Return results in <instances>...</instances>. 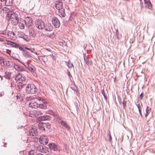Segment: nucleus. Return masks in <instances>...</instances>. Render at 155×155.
<instances>
[{"label": "nucleus", "mask_w": 155, "mask_h": 155, "mask_svg": "<svg viewBox=\"0 0 155 155\" xmlns=\"http://www.w3.org/2000/svg\"><path fill=\"white\" fill-rule=\"evenodd\" d=\"M15 80L18 83L17 84L18 88L20 89L24 87L26 84V81L25 77L21 73H18L15 77Z\"/></svg>", "instance_id": "nucleus-1"}, {"label": "nucleus", "mask_w": 155, "mask_h": 155, "mask_svg": "<svg viewBox=\"0 0 155 155\" xmlns=\"http://www.w3.org/2000/svg\"><path fill=\"white\" fill-rule=\"evenodd\" d=\"M25 89L27 93L31 94H35L38 91L36 86L32 84H28Z\"/></svg>", "instance_id": "nucleus-2"}, {"label": "nucleus", "mask_w": 155, "mask_h": 155, "mask_svg": "<svg viewBox=\"0 0 155 155\" xmlns=\"http://www.w3.org/2000/svg\"><path fill=\"white\" fill-rule=\"evenodd\" d=\"M51 21L55 28H58L60 26V22L57 17H53L52 18Z\"/></svg>", "instance_id": "nucleus-3"}, {"label": "nucleus", "mask_w": 155, "mask_h": 155, "mask_svg": "<svg viewBox=\"0 0 155 155\" xmlns=\"http://www.w3.org/2000/svg\"><path fill=\"white\" fill-rule=\"evenodd\" d=\"M35 26L36 27L39 29H42L44 28L45 23L44 21L40 19H38L35 21Z\"/></svg>", "instance_id": "nucleus-4"}, {"label": "nucleus", "mask_w": 155, "mask_h": 155, "mask_svg": "<svg viewBox=\"0 0 155 155\" xmlns=\"http://www.w3.org/2000/svg\"><path fill=\"white\" fill-rule=\"evenodd\" d=\"M11 20V22L13 25H16L18 23L19 18L17 15L14 14L12 15L10 17Z\"/></svg>", "instance_id": "nucleus-5"}, {"label": "nucleus", "mask_w": 155, "mask_h": 155, "mask_svg": "<svg viewBox=\"0 0 155 155\" xmlns=\"http://www.w3.org/2000/svg\"><path fill=\"white\" fill-rule=\"evenodd\" d=\"M24 21L26 26L28 28H30V27L33 24L32 20L31 18L26 17Z\"/></svg>", "instance_id": "nucleus-6"}, {"label": "nucleus", "mask_w": 155, "mask_h": 155, "mask_svg": "<svg viewBox=\"0 0 155 155\" xmlns=\"http://www.w3.org/2000/svg\"><path fill=\"white\" fill-rule=\"evenodd\" d=\"M25 66L31 72H34L35 71L36 68L34 66L28 62H26L25 63Z\"/></svg>", "instance_id": "nucleus-7"}, {"label": "nucleus", "mask_w": 155, "mask_h": 155, "mask_svg": "<svg viewBox=\"0 0 155 155\" xmlns=\"http://www.w3.org/2000/svg\"><path fill=\"white\" fill-rule=\"evenodd\" d=\"M39 140L41 143L44 145L46 144L48 142V139L47 137L44 135L40 137Z\"/></svg>", "instance_id": "nucleus-8"}, {"label": "nucleus", "mask_w": 155, "mask_h": 155, "mask_svg": "<svg viewBox=\"0 0 155 155\" xmlns=\"http://www.w3.org/2000/svg\"><path fill=\"white\" fill-rule=\"evenodd\" d=\"M51 119L50 116L48 115H44L43 116L38 117L37 119V121L50 120Z\"/></svg>", "instance_id": "nucleus-9"}, {"label": "nucleus", "mask_w": 155, "mask_h": 155, "mask_svg": "<svg viewBox=\"0 0 155 155\" xmlns=\"http://www.w3.org/2000/svg\"><path fill=\"white\" fill-rule=\"evenodd\" d=\"M8 45L12 47L15 48H19V50L20 51L23 48H22L17 43H15L13 42L9 41L8 43Z\"/></svg>", "instance_id": "nucleus-10"}, {"label": "nucleus", "mask_w": 155, "mask_h": 155, "mask_svg": "<svg viewBox=\"0 0 155 155\" xmlns=\"http://www.w3.org/2000/svg\"><path fill=\"white\" fill-rule=\"evenodd\" d=\"M17 99L19 101L23 100L25 98L24 92L23 91H20L16 96Z\"/></svg>", "instance_id": "nucleus-11"}, {"label": "nucleus", "mask_w": 155, "mask_h": 155, "mask_svg": "<svg viewBox=\"0 0 155 155\" xmlns=\"http://www.w3.org/2000/svg\"><path fill=\"white\" fill-rule=\"evenodd\" d=\"M43 29L48 31H51L53 29V27L51 25V24L49 23H48L45 24V26Z\"/></svg>", "instance_id": "nucleus-12"}, {"label": "nucleus", "mask_w": 155, "mask_h": 155, "mask_svg": "<svg viewBox=\"0 0 155 155\" xmlns=\"http://www.w3.org/2000/svg\"><path fill=\"white\" fill-rule=\"evenodd\" d=\"M3 12L6 14V15L8 17H11L12 15H13L12 12L8 8L5 7L3 9Z\"/></svg>", "instance_id": "nucleus-13"}, {"label": "nucleus", "mask_w": 155, "mask_h": 155, "mask_svg": "<svg viewBox=\"0 0 155 155\" xmlns=\"http://www.w3.org/2000/svg\"><path fill=\"white\" fill-rule=\"evenodd\" d=\"M21 51H22V54L24 57L26 58H31V54L29 52L26 51L23 48Z\"/></svg>", "instance_id": "nucleus-14"}, {"label": "nucleus", "mask_w": 155, "mask_h": 155, "mask_svg": "<svg viewBox=\"0 0 155 155\" xmlns=\"http://www.w3.org/2000/svg\"><path fill=\"white\" fill-rule=\"evenodd\" d=\"M55 6L57 9L58 10H60L62 9L63 7L62 2L59 1H56L55 4Z\"/></svg>", "instance_id": "nucleus-15"}, {"label": "nucleus", "mask_w": 155, "mask_h": 155, "mask_svg": "<svg viewBox=\"0 0 155 155\" xmlns=\"http://www.w3.org/2000/svg\"><path fill=\"white\" fill-rule=\"evenodd\" d=\"M36 150L37 151L41 152H45L47 150V148L44 146L39 145L36 147Z\"/></svg>", "instance_id": "nucleus-16"}, {"label": "nucleus", "mask_w": 155, "mask_h": 155, "mask_svg": "<svg viewBox=\"0 0 155 155\" xmlns=\"http://www.w3.org/2000/svg\"><path fill=\"white\" fill-rule=\"evenodd\" d=\"M29 135L31 136H35L38 135V133L35 128H32L29 131Z\"/></svg>", "instance_id": "nucleus-17"}, {"label": "nucleus", "mask_w": 155, "mask_h": 155, "mask_svg": "<svg viewBox=\"0 0 155 155\" xmlns=\"http://www.w3.org/2000/svg\"><path fill=\"white\" fill-rule=\"evenodd\" d=\"M49 146L51 150H53L54 151L59 150L58 146L54 143L49 144Z\"/></svg>", "instance_id": "nucleus-18"}, {"label": "nucleus", "mask_w": 155, "mask_h": 155, "mask_svg": "<svg viewBox=\"0 0 155 155\" xmlns=\"http://www.w3.org/2000/svg\"><path fill=\"white\" fill-rule=\"evenodd\" d=\"M16 36L15 33L12 31H9L8 32V38L12 40H15Z\"/></svg>", "instance_id": "nucleus-19"}, {"label": "nucleus", "mask_w": 155, "mask_h": 155, "mask_svg": "<svg viewBox=\"0 0 155 155\" xmlns=\"http://www.w3.org/2000/svg\"><path fill=\"white\" fill-rule=\"evenodd\" d=\"M47 103L45 102V100L42 101V103H40L38 107L42 109H46L47 107Z\"/></svg>", "instance_id": "nucleus-20"}, {"label": "nucleus", "mask_w": 155, "mask_h": 155, "mask_svg": "<svg viewBox=\"0 0 155 155\" xmlns=\"http://www.w3.org/2000/svg\"><path fill=\"white\" fill-rule=\"evenodd\" d=\"M39 124V125L41 126V128L44 130H45L46 128L49 129L50 128V126L48 123L46 124V123H41Z\"/></svg>", "instance_id": "nucleus-21"}, {"label": "nucleus", "mask_w": 155, "mask_h": 155, "mask_svg": "<svg viewBox=\"0 0 155 155\" xmlns=\"http://www.w3.org/2000/svg\"><path fill=\"white\" fill-rule=\"evenodd\" d=\"M18 24L19 28L22 29H24L26 25L23 20H20L19 22H18Z\"/></svg>", "instance_id": "nucleus-22"}, {"label": "nucleus", "mask_w": 155, "mask_h": 155, "mask_svg": "<svg viewBox=\"0 0 155 155\" xmlns=\"http://www.w3.org/2000/svg\"><path fill=\"white\" fill-rule=\"evenodd\" d=\"M35 31V28H31L29 31L30 35L32 37H34L36 35Z\"/></svg>", "instance_id": "nucleus-23"}, {"label": "nucleus", "mask_w": 155, "mask_h": 155, "mask_svg": "<svg viewBox=\"0 0 155 155\" xmlns=\"http://www.w3.org/2000/svg\"><path fill=\"white\" fill-rule=\"evenodd\" d=\"M29 116L31 117H37L38 116V114L37 111L34 110L30 112Z\"/></svg>", "instance_id": "nucleus-24"}, {"label": "nucleus", "mask_w": 155, "mask_h": 155, "mask_svg": "<svg viewBox=\"0 0 155 155\" xmlns=\"http://www.w3.org/2000/svg\"><path fill=\"white\" fill-rule=\"evenodd\" d=\"M14 67L15 68L17 71H25L24 68L20 66L17 64H15Z\"/></svg>", "instance_id": "nucleus-25"}, {"label": "nucleus", "mask_w": 155, "mask_h": 155, "mask_svg": "<svg viewBox=\"0 0 155 155\" xmlns=\"http://www.w3.org/2000/svg\"><path fill=\"white\" fill-rule=\"evenodd\" d=\"M29 106L30 107L34 108H36L38 107L39 104L36 102L32 101L29 104Z\"/></svg>", "instance_id": "nucleus-26"}, {"label": "nucleus", "mask_w": 155, "mask_h": 155, "mask_svg": "<svg viewBox=\"0 0 155 155\" xmlns=\"http://www.w3.org/2000/svg\"><path fill=\"white\" fill-rule=\"evenodd\" d=\"M61 124L64 127L68 130H69L70 129V127L67 124V122L64 121H61L60 122Z\"/></svg>", "instance_id": "nucleus-27"}, {"label": "nucleus", "mask_w": 155, "mask_h": 155, "mask_svg": "<svg viewBox=\"0 0 155 155\" xmlns=\"http://www.w3.org/2000/svg\"><path fill=\"white\" fill-rule=\"evenodd\" d=\"M59 16L60 17H64L66 15L64 12V9H61L60 10H59Z\"/></svg>", "instance_id": "nucleus-28"}, {"label": "nucleus", "mask_w": 155, "mask_h": 155, "mask_svg": "<svg viewBox=\"0 0 155 155\" xmlns=\"http://www.w3.org/2000/svg\"><path fill=\"white\" fill-rule=\"evenodd\" d=\"M70 87L73 91L78 93V89L77 86L74 84H71L70 86Z\"/></svg>", "instance_id": "nucleus-29"}, {"label": "nucleus", "mask_w": 155, "mask_h": 155, "mask_svg": "<svg viewBox=\"0 0 155 155\" xmlns=\"http://www.w3.org/2000/svg\"><path fill=\"white\" fill-rule=\"evenodd\" d=\"M5 3L6 6H10L12 4V0H6Z\"/></svg>", "instance_id": "nucleus-30"}, {"label": "nucleus", "mask_w": 155, "mask_h": 155, "mask_svg": "<svg viewBox=\"0 0 155 155\" xmlns=\"http://www.w3.org/2000/svg\"><path fill=\"white\" fill-rule=\"evenodd\" d=\"M45 36L51 38H53L55 36V35L54 32L50 34L47 33L46 34H45Z\"/></svg>", "instance_id": "nucleus-31"}, {"label": "nucleus", "mask_w": 155, "mask_h": 155, "mask_svg": "<svg viewBox=\"0 0 155 155\" xmlns=\"http://www.w3.org/2000/svg\"><path fill=\"white\" fill-rule=\"evenodd\" d=\"M0 34L2 37L6 38H8V33L6 34V32L5 31H2L0 33Z\"/></svg>", "instance_id": "nucleus-32"}, {"label": "nucleus", "mask_w": 155, "mask_h": 155, "mask_svg": "<svg viewBox=\"0 0 155 155\" xmlns=\"http://www.w3.org/2000/svg\"><path fill=\"white\" fill-rule=\"evenodd\" d=\"M23 38L25 41H29L30 40V36L28 35H24L22 36Z\"/></svg>", "instance_id": "nucleus-33"}, {"label": "nucleus", "mask_w": 155, "mask_h": 155, "mask_svg": "<svg viewBox=\"0 0 155 155\" xmlns=\"http://www.w3.org/2000/svg\"><path fill=\"white\" fill-rule=\"evenodd\" d=\"M84 60L85 62V63L88 65H91L92 64V63L91 61L88 59L87 58H84Z\"/></svg>", "instance_id": "nucleus-34"}, {"label": "nucleus", "mask_w": 155, "mask_h": 155, "mask_svg": "<svg viewBox=\"0 0 155 155\" xmlns=\"http://www.w3.org/2000/svg\"><path fill=\"white\" fill-rule=\"evenodd\" d=\"M151 109V108L149 107H148V106H147V108H146V114L145 115V117H146L149 114L150 112Z\"/></svg>", "instance_id": "nucleus-35"}, {"label": "nucleus", "mask_w": 155, "mask_h": 155, "mask_svg": "<svg viewBox=\"0 0 155 155\" xmlns=\"http://www.w3.org/2000/svg\"><path fill=\"white\" fill-rule=\"evenodd\" d=\"M65 63L68 68H71L73 67V64L70 61H68V62H65Z\"/></svg>", "instance_id": "nucleus-36"}, {"label": "nucleus", "mask_w": 155, "mask_h": 155, "mask_svg": "<svg viewBox=\"0 0 155 155\" xmlns=\"http://www.w3.org/2000/svg\"><path fill=\"white\" fill-rule=\"evenodd\" d=\"M9 62V61L6 60H3L0 62V64L2 66H7L8 65L7 63Z\"/></svg>", "instance_id": "nucleus-37"}, {"label": "nucleus", "mask_w": 155, "mask_h": 155, "mask_svg": "<svg viewBox=\"0 0 155 155\" xmlns=\"http://www.w3.org/2000/svg\"><path fill=\"white\" fill-rule=\"evenodd\" d=\"M37 153L34 150H32L28 153L29 155H36Z\"/></svg>", "instance_id": "nucleus-38"}, {"label": "nucleus", "mask_w": 155, "mask_h": 155, "mask_svg": "<svg viewBox=\"0 0 155 155\" xmlns=\"http://www.w3.org/2000/svg\"><path fill=\"white\" fill-rule=\"evenodd\" d=\"M38 59L42 61L44 63L48 60L47 58H46L45 56L43 57H41L40 58H39Z\"/></svg>", "instance_id": "nucleus-39"}, {"label": "nucleus", "mask_w": 155, "mask_h": 155, "mask_svg": "<svg viewBox=\"0 0 155 155\" xmlns=\"http://www.w3.org/2000/svg\"><path fill=\"white\" fill-rule=\"evenodd\" d=\"M101 94L103 95L104 98L106 100L107 99V95L105 94L104 91L103 90L101 91Z\"/></svg>", "instance_id": "nucleus-40"}, {"label": "nucleus", "mask_w": 155, "mask_h": 155, "mask_svg": "<svg viewBox=\"0 0 155 155\" xmlns=\"http://www.w3.org/2000/svg\"><path fill=\"white\" fill-rule=\"evenodd\" d=\"M127 101L124 100L122 102V104L123 106V107L125 109V106L126 104Z\"/></svg>", "instance_id": "nucleus-41"}, {"label": "nucleus", "mask_w": 155, "mask_h": 155, "mask_svg": "<svg viewBox=\"0 0 155 155\" xmlns=\"http://www.w3.org/2000/svg\"><path fill=\"white\" fill-rule=\"evenodd\" d=\"M148 8L149 9H150L152 7V5L151 3V2H150V4H147Z\"/></svg>", "instance_id": "nucleus-42"}, {"label": "nucleus", "mask_w": 155, "mask_h": 155, "mask_svg": "<svg viewBox=\"0 0 155 155\" xmlns=\"http://www.w3.org/2000/svg\"><path fill=\"white\" fill-rule=\"evenodd\" d=\"M36 99H38V100L39 101H41V100L42 101H42H44V100H43V99H42V98L39 97H38L37 98H36Z\"/></svg>", "instance_id": "nucleus-43"}, {"label": "nucleus", "mask_w": 155, "mask_h": 155, "mask_svg": "<svg viewBox=\"0 0 155 155\" xmlns=\"http://www.w3.org/2000/svg\"><path fill=\"white\" fill-rule=\"evenodd\" d=\"M24 35H25V34L23 33H22L21 34V33H20L18 34L19 37L22 38H23L22 36Z\"/></svg>", "instance_id": "nucleus-44"}, {"label": "nucleus", "mask_w": 155, "mask_h": 155, "mask_svg": "<svg viewBox=\"0 0 155 155\" xmlns=\"http://www.w3.org/2000/svg\"><path fill=\"white\" fill-rule=\"evenodd\" d=\"M144 3L145 4H150V2L149 1V0H146L144 1Z\"/></svg>", "instance_id": "nucleus-45"}, {"label": "nucleus", "mask_w": 155, "mask_h": 155, "mask_svg": "<svg viewBox=\"0 0 155 155\" xmlns=\"http://www.w3.org/2000/svg\"><path fill=\"white\" fill-rule=\"evenodd\" d=\"M37 112L38 114V116L39 115H41L43 114L42 112L40 111H37Z\"/></svg>", "instance_id": "nucleus-46"}, {"label": "nucleus", "mask_w": 155, "mask_h": 155, "mask_svg": "<svg viewBox=\"0 0 155 155\" xmlns=\"http://www.w3.org/2000/svg\"><path fill=\"white\" fill-rule=\"evenodd\" d=\"M118 31L117 30L116 31V34H115V35L117 37V38L118 39H119V37L118 36Z\"/></svg>", "instance_id": "nucleus-47"}, {"label": "nucleus", "mask_w": 155, "mask_h": 155, "mask_svg": "<svg viewBox=\"0 0 155 155\" xmlns=\"http://www.w3.org/2000/svg\"><path fill=\"white\" fill-rule=\"evenodd\" d=\"M67 74L69 77H71V76L70 74V72L68 70L67 71Z\"/></svg>", "instance_id": "nucleus-48"}, {"label": "nucleus", "mask_w": 155, "mask_h": 155, "mask_svg": "<svg viewBox=\"0 0 155 155\" xmlns=\"http://www.w3.org/2000/svg\"><path fill=\"white\" fill-rule=\"evenodd\" d=\"M139 110V111L140 115L141 116V117H143V115H142V113H141V109H139V110Z\"/></svg>", "instance_id": "nucleus-49"}, {"label": "nucleus", "mask_w": 155, "mask_h": 155, "mask_svg": "<svg viewBox=\"0 0 155 155\" xmlns=\"http://www.w3.org/2000/svg\"><path fill=\"white\" fill-rule=\"evenodd\" d=\"M49 56H50V57L51 58L54 60H55V59L54 57V56L52 54H50L49 55Z\"/></svg>", "instance_id": "nucleus-50"}, {"label": "nucleus", "mask_w": 155, "mask_h": 155, "mask_svg": "<svg viewBox=\"0 0 155 155\" xmlns=\"http://www.w3.org/2000/svg\"><path fill=\"white\" fill-rule=\"evenodd\" d=\"M109 141H110L112 140V137H111V135L110 134H109Z\"/></svg>", "instance_id": "nucleus-51"}, {"label": "nucleus", "mask_w": 155, "mask_h": 155, "mask_svg": "<svg viewBox=\"0 0 155 155\" xmlns=\"http://www.w3.org/2000/svg\"><path fill=\"white\" fill-rule=\"evenodd\" d=\"M35 50V49L34 48H33V49H30V50L29 51H30L32 53H34V51Z\"/></svg>", "instance_id": "nucleus-52"}, {"label": "nucleus", "mask_w": 155, "mask_h": 155, "mask_svg": "<svg viewBox=\"0 0 155 155\" xmlns=\"http://www.w3.org/2000/svg\"><path fill=\"white\" fill-rule=\"evenodd\" d=\"M136 105L138 107V110H139V109H141L140 108V105L139 104H136Z\"/></svg>", "instance_id": "nucleus-53"}, {"label": "nucleus", "mask_w": 155, "mask_h": 155, "mask_svg": "<svg viewBox=\"0 0 155 155\" xmlns=\"http://www.w3.org/2000/svg\"><path fill=\"white\" fill-rule=\"evenodd\" d=\"M143 97V93H142L140 95V99H142Z\"/></svg>", "instance_id": "nucleus-54"}, {"label": "nucleus", "mask_w": 155, "mask_h": 155, "mask_svg": "<svg viewBox=\"0 0 155 155\" xmlns=\"http://www.w3.org/2000/svg\"><path fill=\"white\" fill-rule=\"evenodd\" d=\"M25 49H27V50H30V48H28V47H25Z\"/></svg>", "instance_id": "nucleus-55"}, {"label": "nucleus", "mask_w": 155, "mask_h": 155, "mask_svg": "<svg viewBox=\"0 0 155 155\" xmlns=\"http://www.w3.org/2000/svg\"><path fill=\"white\" fill-rule=\"evenodd\" d=\"M19 62L21 63V64H23L24 66H25V63H23V62H22L21 61H19Z\"/></svg>", "instance_id": "nucleus-56"}, {"label": "nucleus", "mask_w": 155, "mask_h": 155, "mask_svg": "<svg viewBox=\"0 0 155 155\" xmlns=\"http://www.w3.org/2000/svg\"><path fill=\"white\" fill-rule=\"evenodd\" d=\"M4 41V39L2 38H0V41L2 42Z\"/></svg>", "instance_id": "nucleus-57"}, {"label": "nucleus", "mask_w": 155, "mask_h": 155, "mask_svg": "<svg viewBox=\"0 0 155 155\" xmlns=\"http://www.w3.org/2000/svg\"><path fill=\"white\" fill-rule=\"evenodd\" d=\"M36 155H43L40 153H37Z\"/></svg>", "instance_id": "nucleus-58"}, {"label": "nucleus", "mask_w": 155, "mask_h": 155, "mask_svg": "<svg viewBox=\"0 0 155 155\" xmlns=\"http://www.w3.org/2000/svg\"><path fill=\"white\" fill-rule=\"evenodd\" d=\"M0 0L1 2H4V1L5 2L6 0Z\"/></svg>", "instance_id": "nucleus-59"}, {"label": "nucleus", "mask_w": 155, "mask_h": 155, "mask_svg": "<svg viewBox=\"0 0 155 155\" xmlns=\"http://www.w3.org/2000/svg\"><path fill=\"white\" fill-rule=\"evenodd\" d=\"M34 54H36V55H37V53L36 52H34Z\"/></svg>", "instance_id": "nucleus-60"}, {"label": "nucleus", "mask_w": 155, "mask_h": 155, "mask_svg": "<svg viewBox=\"0 0 155 155\" xmlns=\"http://www.w3.org/2000/svg\"><path fill=\"white\" fill-rule=\"evenodd\" d=\"M119 103H121V100H120H120H119Z\"/></svg>", "instance_id": "nucleus-61"}, {"label": "nucleus", "mask_w": 155, "mask_h": 155, "mask_svg": "<svg viewBox=\"0 0 155 155\" xmlns=\"http://www.w3.org/2000/svg\"><path fill=\"white\" fill-rule=\"evenodd\" d=\"M121 19L123 21H124V18H121Z\"/></svg>", "instance_id": "nucleus-62"}, {"label": "nucleus", "mask_w": 155, "mask_h": 155, "mask_svg": "<svg viewBox=\"0 0 155 155\" xmlns=\"http://www.w3.org/2000/svg\"><path fill=\"white\" fill-rule=\"evenodd\" d=\"M139 0L140 1V2H141L142 1V0Z\"/></svg>", "instance_id": "nucleus-63"}, {"label": "nucleus", "mask_w": 155, "mask_h": 155, "mask_svg": "<svg viewBox=\"0 0 155 155\" xmlns=\"http://www.w3.org/2000/svg\"><path fill=\"white\" fill-rule=\"evenodd\" d=\"M28 98V97L26 98V100H27V99Z\"/></svg>", "instance_id": "nucleus-64"}]
</instances>
